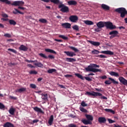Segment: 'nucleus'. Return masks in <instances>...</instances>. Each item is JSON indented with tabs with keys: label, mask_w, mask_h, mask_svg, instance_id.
Returning a JSON list of instances; mask_svg holds the SVG:
<instances>
[{
	"label": "nucleus",
	"mask_w": 127,
	"mask_h": 127,
	"mask_svg": "<svg viewBox=\"0 0 127 127\" xmlns=\"http://www.w3.org/2000/svg\"><path fill=\"white\" fill-rule=\"evenodd\" d=\"M34 65L37 66V67H39V68H42V67H43V64L40 62L35 63L34 64Z\"/></svg>",
	"instance_id": "nucleus-33"
},
{
	"label": "nucleus",
	"mask_w": 127,
	"mask_h": 127,
	"mask_svg": "<svg viewBox=\"0 0 127 127\" xmlns=\"http://www.w3.org/2000/svg\"><path fill=\"white\" fill-rule=\"evenodd\" d=\"M101 7L104 10H110V6L108 5H106L105 4H101Z\"/></svg>",
	"instance_id": "nucleus-20"
},
{
	"label": "nucleus",
	"mask_w": 127,
	"mask_h": 127,
	"mask_svg": "<svg viewBox=\"0 0 127 127\" xmlns=\"http://www.w3.org/2000/svg\"><path fill=\"white\" fill-rule=\"evenodd\" d=\"M4 36L5 37H8V38H10V37H11V35H10V34L6 33L4 35Z\"/></svg>",
	"instance_id": "nucleus-51"
},
{
	"label": "nucleus",
	"mask_w": 127,
	"mask_h": 127,
	"mask_svg": "<svg viewBox=\"0 0 127 127\" xmlns=\"http://www.w3.org/2000/svg\"><path fill=\"white\" fill-rule=\"evenodd\" d=\"M69 20L71 22H77L78 21V16L76 15H71L69 18Z\"/></svg>",
	"instance_id": "nucleus-9"
},
{
	"label": "nucleus",
	"mask_w": 127,
	"mask_h": 127,
	"mask_svg": "<svg viewBox=\"0 0 127 127\" xmlns=\"http://www.w3.org/2000/svg\"><path fill=\"white\" fill-rule=\"evenodd\" d=\"M59 37H60V38H62V39H64V40H68V37L63 35H60Z\"/></svg>",
	"instance_id": "nucleus-40"
},
{
	"label": "nucleus",
	"mask_w": 127,
	"mask_h": 127,
	"mask_svg": "<svg viewBox=\"0 0 127 127\" xmlns=\"http://www.w3.org/2000/svg\"><path fill=\"white\" fill-rule=\"evenodd\" d=\"M98 122L99 124H106L107 122V119L105 117H99Z\"/></svg>",
	"instance_id": "nucleus-13"
},
{
	"label": "nucleus",
	"mask_w": 127,
	"mask_h": 127,
	"mask_svg": "<svg viewBox=\"0 0 127 127\" xmlns=\"http://www.w3.org/2000/svg\"><path fill=\"white\" fill-rule=\"evenodd\" d=\"M18 8H19V9H22V10H24V9H25V8H24V7L19 6Z\"/></svg>",
	"instance_id": "nucleus-62"
},
{
	"label": "nucleus",
	"mask_w": 127,
	"mask_h": 127,
	"mask_svg": "<svg viewBox=\"0 0 127 127\" xmlns=\"http://www.w3.org/2000/svg\"><path fill=\"white\" fill-rule=\"evenodd\" d=\"M88 42L90 43L93 46H95L96 47H98V46H100L101 45V43L99 42H95L93 41H88Z\"/></svg>",
	"instance_id": "nucleus-12"
},
{
	"label": "nucleus",
	"mask_w": 127,
	"mask_h": 127,
	"mask_svg": "<svg viewBox=\"0 0 127 127\" xmlns=\"http://www.w3.org/2000/svg\"><path fill=\"white\" fill-rule=\"evenodd\" d=\"M2 16L3 17H5L6 18H7V17H8V15L6 14H5V13H3L2 14H1Z\"/></svg>",
	"instance_id": "nucleus-56"
},
{
	"label": "nucleus",
	"mask_w": 127,
	"mask_h": 127,
	"mask_svg": "<svg viewBox=\"0 0 127 127\" xmlns=\"http://www.w3.org/2000/svg\"><path fill=\"white\" fill-rule=\"evenodd\" d=\"M4 108H5V106H4L2 103H0V109L2 110V109H4Z\"/></svg>",
	"instance_id": "nucleus-54"
},
{
	"label": "nucleus",
	"mask_w": 127,
	"mask_h": 127,
	"mask_svg": "<svg viewBox=\"0 0 127 127\" xmlns=\"http://www.w3.org/2000/svg\"><path fill=\"white\" fill-rule=\"evenodd\" d=\"M119 80L122 84L125 85V86H127V80L124 77L121 76L119 78Z\"/></svg>",
	"instance_id": "nucleus-10"
},
{
	"label": "nucleus",
	"mask_w": 127,
	"mask_h": 127,
	"mask_svg": "<svg viewBox=\"0 0 127 127\" xmlns=\"http://www.w3.org/2000/svg\"><path fill=\"white\" fill-rule=\"evenodd\" d=\"M91 66L92 67V68H100V65H97V64H91Z\"/></svg>",
	"instance_id": "nucleus-47"
},
{
	"label": "nucleus",
	"mask_w": 127,
	"mask_h": 127,
	"mask_svg": "<svg viewBox=\"0 0 127 127\" xmlns=\"http://www.w3.org/2000/svg\"><path fill=\"white\" fill-rule=\"evenodd\" d=\"M51 2H53V3H55L56 4H58L59 3L60 1L59 0H50Z\"/></svg>",
	"instance_id": "nucleus-43"
},
{
	"label": "nucleus",
	"mask_w": 127,
	"mask_h": 127,
	"mask_svg": "<svg viewBox=\"0 0 127 127\" xmlns=\"http://www.w3.org/2000/svg\"><path fill=\"white\" fill-rule=\"evenodd\" d=\"M42 99L44 101L47 102L48 101V94L47 93L42 94Z\"/></svg>",
	"instance_id": "nucleus-17"
},
{
	"label": "nucleus",
	"mask_w": 127,
	"mask_h": 127,
	"mask_svg": "<svg viewBox=\"0 0 127 127\" xmlns=\"http://www.w3.org/2000/svg\"><path fill=\"white\" fill-rule=\"evenodd\" d=\"M110 75H111V76H114V77H117V78L118 77H120V74H119V73L118 72H116L115 71H111L109 73Z\"/></svg>",
	"instance_id": "nucleus-21"
},
{
	"label": "nucleus",
	"mask_w": 127,
	"mask_h": 127,
	"mask_svg": "<svg viewBox=\"0 0 127 127\" xmlns=\"http://www.w3.org/2000/svg\"><path fill=\"white\" fill-rule=\"evenodd\" d=\"M3 127H14V126L13 124L9 123V122H6L4 125Z\"/></svg>",
	"instance_id": "nucleus-25"
},
{
	"label": "nucleus",
	"mask_w": 127,
	"mask_h": 127,
	"mask_svg": "<svg viewBox=\"0 0 127 127\" xmlns=\"http://www.w3.org/2000/svg\"><path fill=\"white\" fill-rule=\"evenodd\" d=\"M1 2H4L6 4H11V5H14V6H22L24 4V2L23 1H14L11 3V2L8 0H0Z\"/></svg>",
	"instance_id": "nucleus-2"
},
{
	"label": "nucleus",
	"mask_w": 127,
	"mask_h": 127,
	"mask_svg": "<svg viewBox=\"0 0 127 127\" xmlns=\"http://www.w3.org/2000/svg\"><path fill=\"white\" fill-rule=\"evenodd\" d=\"M85 95H87L88 96H93V97H101V96H102V93L100 92H96L95 91H92V93L89 91H87L85 93Z\"/></svg>",
	"instance_id": "nucleus-6"
},
{
	"label": "nucleus",
	"mask_w": 127,
	"mask_h": 127,
	"mask_svg": "<svg viewBox=\"0 0 127 127\" xmlns=\"http://www.w3.org/2000/svg\"><path fill=\"white\" fill-rule=\"evenodd\" d=\"M19 50H21V51H27L28 50V48L26 47V46L21 45L19 47Z\"/></svg>",
	"instance_id": "nucleus-16"
},
{
	"label": "nucleus",
	"mask_w": 127,
	"mask_h": 127,
	"mask_svg": "<svg viewBox=\"0 0 127 127\" xmlns=\"http://www.w3.org/2000/svg\"><path fill=\"white\" fill-rule=\"evenodd\" d=\"M96 57H98V58H107V56L104 55H98L96 56Z\"/></svg>",
	"instance_id": "nucleus-46"
},
{
	"label": "nucleus",
	"mask_w": 127,
	"mask_h": 127,
	"mask_svg": "<svg viewBox=\"0 0 127 127\" xmlns=\"http://www.w3.org/2000/svg\"><path fill=\"white\" fill-rule=\"evenodd\" d=\"M74 30H79V26L77 25H75L72 27Z\"/></svg>",
	"instance_id": "nucleus-48"
},
{
	"label": "nucleus",
	"mask_w": 127,
	"mask_h": 127,
	"mask_svg": "<svg viewBox=\"0 0 127 127\" xmlns=\"http://www.w3.org/2000/svg\"><path fill=\"white\" fill-rule=\"evenodd\" d=\"M81 122L83 123V124H84V125H92V122L88 120L82 119Z\"/></svg>",
	"instance_id": "nucleus-22"
},
{
	"label": "nucleus",
	"mask_w": 127,
	"mask_h": 127,
	"mask_svg": "<svg viewBox=\"0 0 127 127\" xmlns=\"http://www.w3.org/2000/svg\"><path fill=\"white\" fill-rule=\"evenodd\" d=\"M97 26V28L95 29V31L96 32H100L101 31V28H103V27H106L109 29H116L117 27L114 25H113V23L111 22H103L100 21L96 24Z\"/></svg>",
	"instance_id": "nucleus-1"
},
{
	"label": "nucleus",
	"mask_w": 127,
	"mask_h": 127,
	"mask_svg": "<svg viewBox=\"0 0 127 127\" xmlns=\"http://www.w3.org/2000/svg\"><path fill=\"white\" fill-rule=\"evenodd\" d=\"M61 26L64 28L70 29L71 28V24L69 23H63L62 24Z\"/></svg>",
	"instance_id": "nucleus-11"
},
{
	"label": "nucleus",
	"mask_w": 127,
	"mask_h": 127,
	"mask_svg": "<svg viewBox=\"0 0 127 127\" xmlns=\"http://www.w3.org/2000/svg\"><path fill=\"white\" fill-rule=\"evenodd\" d=\"M9 23L10 25H16V22H15V21H14V20H9Z\"/></svg>",
	"instance_id": "nucleus-37"
},
{
	"label": "nucleus",
	"mask_w": 127,
	"mask_h": 127,
	"mask_svg": "<svg viewBox=\"0 0 127 127\" xmlns=\"http://www.w3.org/2000/svg\"><path fill=\"white\" fill-rule=\"evenodd\" d=\"M64 53H65V54H66L67 56H69V57H73V56H76V54H75L73 52L65 51Z\"/></svg>",
	"instance_id": "nucleus-14"
},
{
	"label": "nucleus",
	"mask_w": 127,
	"mask_h": 127,
	"mask_svg": "<svg viewBox=\"0 0 127 127\" xmlns=\"http://www.w3.org/2000/svg\"><path fill=\"white\" fill-rule=\"evenodd\" d=\"M108 121L109 122V124H114V123H116V121L110 119H108Z\"/></svg>",
	"instance_id": "nucleus-52"
},
{
	"label": "nucleus",
	"mask_w": 127,
	"mask_h": 127,
	"mask_svg": "<svg viewBox=\"0 0 127 127\" xmlns=\"http://www.w3.org/2000/svg\"><path fill=\"white\" fill-rule=\"evenodd\" d=\"M29 74L31 75H36V74H37V71H36V70H31L29 72Z\"/></svg>",
	"instance_id": "nucleus-44"
},
{
	"label": "nucleus",
	"mask_w": 127,
	"mask_h": 127,
	"mask_svg": "<svg viewBox=\"0 0 127 127\" xmlns=\"http://www.w3.org/2000/svg\"><path fill=\"white\" fill-rule=\"evenodd\" d=\"M8 112L10 115H11V116H13L14 115V113L15 112V109L11 107L9 109Z\"/></svg>",
	"instance_id": "nucleus-24"
},
{
	"label": "nucleus",
	"mask_w": 127,
	"mask_h": 127,
	"mask_svg": "<svg viewBox=\"0 0 127 127\" xmlns=\"http://www.w3.org/2000/svg\"><path fill=\"white\" fill-rule=\"evenodd\" d=\"M66 61L67 62H75V61H76V59L71 58H66Z\"/></svg>",
	"instance_id": "nucleus-34"
},
{
	"label": "nucleus",
	"mask_w": 127,
	"mask_h": 127,
	"mask_svg": "<svg viewBox=\"0 0 127 127\" xmlns=\"http://www.w3.org/2000/svg\"><path fill=\"white\" fill-rule=\"evenodd\" d=\"M59 87H60L62 89H66V87L62 84H58Z\"/></svg>",
	"instance_id": "nucleus-57"
},
{
	"label": "nucleus",
	"mask_w": 127,
	"mask_h": 127,
	"mask_svg": "<svg viewBox=\"0 0 127 127\" xmlns=\"http://www.w3.org/2000/svg\"><path fill=\"white\" fill-rule=\"evenodd\" d=\"M85 70L86 72H92V70L93 69V67L92 66V64L88 65V67H85Z\"/></svg>",
	"instance_id": "nucleus-27"
},
{
	"label": "nucleus",
	"mask_w": 127,
	"mask_h": 127,
	"mask_svg": "<svg viewBox=\"0 0 127 127\" xmlns=\"http://www.w3.org/2000/svg\"><path fill=\"white\" fill-rule=\"evenodd\" d=\"M46 52H49V53H53V54H57V53L53 50H51L50 49H46L45 50Z\"/></svg>",
	"instance_id": "nucleus-26"
},
{
	"label": "nucleus",
	"mask_w": 127,
	"mask_h": 127,
	"mask_svg": "<svg viewBox=\"0 0 127 127\" xmlns=\"http://www.w3.org/2000/svg\"><path fill=\"white\" fill-rule=\"evenodd\" d=\"M67 3L69 5H76L77 4V1L71 0L67 1Z\"/></svg>",
	"instance_id": "nucleus-23"
},
{
	"label": "nucleus",
	"mask_w": 127,
	"mask_h": 127,
	"mask_svg": "<svg viewBox=\"0 0 127 127\" xmlns=\"http://www.w3.org/2000/svg\"><path fill=\"white\" fill-rule=\"evenodd\" d=\"M69 48H70V49H71L72 50L74 51V52H75V53H77V52H79V50H78L77 48H76L74 47L69 46Z\"/></svg>",
	"instance_id": "nucleus-38"
},
{
	"label": "nucleus",
	"mask_w": 127,
	"mask_h": 127,
	"mask_svg": "<svg viewBox=\"0 0 127 127\" xmlns=\"http://www.w3.org/2000/svg\"><path fill=\"white\" fill-rule=\"evenodd\" d=\"M115 11L116 12H118V13H120V16L122 18H124L126 17V15H127V9L125 7H120L115 9Z\"/></svg>",
	"instance_id": "nucleus-3"
},
{
	"label": "nucleus",
	"mask_w": 127,
	"mask_h": 127,
	"mask_svg": "<svg viewBox=\"0 0 127 127\" xmlns=\"http://www.w3.org/2000/svg\"><path fill=\"white\" fill-rule=\"evenodd\" d=\"M9 98L11 100H16V99H17V98H16L15 97H13V96H10Z\"/></svg>",
	"instance_id": "nucleus-59"
},
{
	"label": "nucleus",
	"mask_w": 127,
	"mask_h": 127,
	"mask_svg": "<svg viewBox=\"0 0 127 127\" xmlns=\"http://www.w3.org/2000/svg\"><path fill=\"white\" fill-rule=\"evenodd\" d=\"M79 110L81 112H82V113H88V111L83 107H80Z\"/></svg>",
	"instance_id": "nucleus-42"
},
{
	"label": "nucleus",
	"mask_w": 127,
	"mask_h": 127,
	"mask_svg": "<svg viewBox=\"0 0 127 127\" xmlns=\"http://www.w3.org/2000/svg\"><path fill=\"white\" fill-rule=\"evenodd\" d=\"M84 23L87 25H93V24H94V22H93V21L89 20L84 21Z\"/></svg>",
	"instance_id": "nucleus-36"
},
{
	"label": "nucleus",
	"mask_w": 127,
	"mask_h": 127,
	"mask_svg": "<svg viewBox=\"0 0 127 127\" xmlns=\"http://www.w3.org/2000/svg\"><path fill=\"white\" fill-rule=\"evenodd\" d=\"M39 56L42 58H44L45 59H48V58L50 59H54V58H55V57L53 55H49L48 57H47L45 54L43 53L39 54Z\"/></svg>",
	"instance_id": "nucleus-8"
},
{
	"label": "nucleus",
	"mask_w": 127,
	"mask_h": 127,
	"mask_svg": "<svg viewBox=\"0 0 127 127\" xmlns=\"http://www.w3.org/2000/svg\"><path fill=\"white\" fill-rule=\"evenodd\" d=\"M30 88H32V89H36V85L32 83L30 85Z\"/></svg>",
	"instance_id": "nucleus-50"
},
{
	"label": "nucleus",
	"mask_w": 127,
	"mask_h": 127,
	"mask_svg": "<svg viewBox=\"0 0 127 127\" xmlns=\"http://www.w3.org/2000/svg\"><path fill=\"white\" fill-rule=\"evenodd\" d=\"M27 66H28V67H29V68H34V66L33 65H32L30 64H28Z\"/></svg>",
	"instance_id": "nucleus-64"
},
{
	"label": "nucleus",
	"mask_w": 127,
	"mask_h": 127,
	"mask_svg": "<svg viewBox=\"0 0 127 127\" xmlns=\"http://www.w3.org/2000/svg\"><path fill=\"white\" fill-rule=\"evenodd\" d=\"M104 111H105V112H107V113H111V114H113V115H115V114H116V112L112 109H104Z\"/></svg>",
	"instance_id": "nucleus-30"
},
{
	"label": "nucleus",
	"mask_w": 127,
	"mask_h": 127,
	"mask_svg": "<svg viewBox=\"0 0 127 127\" xmlns=\"http://www.w3.org/2000/svg\"><path fill=\"white\" fill-rule=\"evenodd\" d=\"M1 19L3 21H7V20H8V18H2Z\"/></svg>",
	"instance_id": "nucleus-61"
},
{
	"label": "nucleus",
	"mask_w": 127,
	"mask_h": 127,
	"mask_svg": "<svg viewBox=\"0 0 127 127\" xmlns=\"http://www.w3.org/2000/svg\"><path fill=\"white\" fill-rule=\"evenodd\" d=\"M118 34H119V32L117 30H114L109 33V35H113L115 37L118 36Z\"/></svg>",
	"instance_id": "nucleus-18"
},
{
	"label": "nucleus",
	"mask_w": 127,
	"mask_h": 127,
	"mask_svg": "<svg viewBox=\"0 0 127 127\" xmlns=\"http://www.w3.org/2000/svg\"><path fill=\"white\" fill-rule=\"evenodd\" d=\"M84 79H85V80H86V81H88V82L92 81V79H91L89 77H84Z\"/></svg>",
	"instance_id": "nucleus-55"
},
{
	"label": "nucleus",
	"mask_w": 127,
	"mask_h": 127,
	"mask_svg": "<svg viewBox=\"0 0 127 127\" xmlns=\"http://www.w3.org/2000/svg\"><path fill=\"white\" fill-rule=\"evenodd\" d=\"M25 91H26V88L23 87L19 89H17L16 90V92H17L18 93H22V92H25Z\"/></svg>",
	"instance_id": "nucleus-31"
},
{
	"label": "nucleus",
	"mask_w": 127,
	"mask_h": 127,
	"mask_svg": "<svg viewBox=\"0 0 127 127\" xmlns=\"http://www.w3.org/2000/svg\"><path fill=\"white\" fill-rule=\"evenodd\" d=\"M8 51H10L11 52H12L13 53H15V54L17 53V52H16V50L13 49H8Z\"/></svg>",
	"instance_id": "nucleus-45"
},
{
	"label": "nucleus",
	"mask_w": 127,
	"mask_h": 127,
	"mask_svg": "<svg viewBox=\"0 0 127 127\" xmlns=\"http://www.w3.org/2000/svg\"><path fill=\"white\" fill-rule=\"evenodd\" d=\"M91 53L92 54L94 55H97L99 54V53H102L103 54H107V55H114V52L111 51H103L100 52L97 50L94 49L92 51Z\"/></svg>",
	"instance_id": "nucleus-4"
},
{
	"label": "nucleus",
	"mask_w": 127,
	"mask_h": 127,
	"mask_svg": "<svg viewBox=\"0 0 127 127\" xmlns=\"http://www.w3.org/2000/svg\"><path fill=\"white\" fill-rule=\"evenodd\" d=\"M39 21L42 23H47V20L44 18L40 19Z\"/></svg>",
	"instance_id": "nucleus-41"
},
{
	"label": "nucleus",
	"mask_w": 127,
	"mask_h": 127,
	"mask_svg": "<svg viewBox=\"0 0 127 127\" xmlns=\"http://www.w3.org/2000/svg\"><path fill=\"white\" fill-rule=\"evenodd\" d=\"M14 10L15 11H13V13H14V14H17V13H19L20 14H24V13L18 10L16 8H14Z\"/></svg>",
	"instance_id": "nucleus-28"
},
{
	"label": "nucleus",
	"mask_w": 127,
	"mask_h": 127,
	"mask_svg": "<svg viewBox=\"0 0 127 127\" xmlns=\"http://www.w3.org/2000/svg\"><path fill=\"white\" fill-rule=\"evenodd\" d=\"M33 110L34 111H35V112H36L37 113H40V114H44V112L42 111V109L39 108L38 107H34Z\"/></svg>",
	"instance_id": "nucleus-15"
},
{
	"label": "nucleus",
	"mask_w": 127,
	"mask_h": 127,
	"mask_svg": "<svg viewBox=\"0 0 127 127\" xmlns=\"http://www.w3.org/2000/svg\"><path fill=\"white\" fill-rule=\"evenodd\" d=\"M91 72H93V73H97V72H102V69L92 67Z\"/></svg>",
	"instance_id": "nucleus-32"
},
{
	"label": "nucleus",
	"mask_w": 127,
	"mask_h": 127,
	"mask_svg": "<svg viewBox=\"0 0 127 127\" xmlns=\"http://www.w3.org/2000/svg\"><path fill=\"white\" fill-rule=\"evenodd\" d=\"M59 8H61V11H62V12H68L69 11V7L67 6H65L64 4H60Z\"/></svg>",
	"instance_id": "nucleus-7"
},
{
	"label": "nucleus",
	"mask_w": 127,
	"mask_h": 127,
	"mask_svg": "<svg viewBox=\"0 0 127 127\" xmlns=\"http://www.w3.org/2000/svg\"><path fill=\"white\" fill-rule=\"evenodd\" d=\"M56 70L55 69V68H51L49 70H48V73H49V74H52V73H54V72H56Z\"/></svg>",
	"instance_id": "nucleus-39"
},
{
	"label": "nucleus",
	"mask_w": 127,
	"mask_h": 127,
	"mask_svg": "<svg viewBox=\"0 0 127 127\" xmlns=\"http://www.w3.org/2000/svg\"><path fill=\"white\" fill-rule=\"evenodd\" d=\"M95 91H97V92H103L102 88H95Z\"/></svg>",
	"instance_id": "nucleus-58"
},
{
	"label": "nucleus",
	"mask_w": 127,
	"mask_h": 127,
	"mask_svg": "<svg viewBox=\"0 0 127 127\" xmlns=\"http://www.w3.org/2000/svg\"><path fill=\"white\" fill-rule=\"evenodd\" d=\"M108 79L110 80H106L105 81V84H106V85H111L112 82L113 84H114V85H119V82L117 81H116L115 79L112 78V77H109Z\"/></svg>",
	"instance_id": "nucleus-5"
},
{
	"label": "nucleus",
	"mask_w": 127,
	"mask_h": 127,
	"mask_svg": "<svg viewBox=\"0 0 127 127\" xmlns=\"http://www.w3.org/2000/svg\"><path fill=\"white\" fill-rule=\"evenodd\" d=\"M81 106H82V107H87V106H88V104H86L85 101H82V102L81 103Z\"/></svg>",
	"instance_id": "nucleus-49"
},
{
	"label": "nucleus",
	"mask_w": 127,
	"mask_h": 127,
	"mask_svg": "<svg viewBox=\"0 0 127 127\" xmlns=\"http://www.w3.org/2000/svg\"><path fill=\"white\" fill-rule=\"evenodd\" d=\"M39 122V120H34L33 121V124H35L36 123H38Z\"/></svg>",
	"instance_id": "nucleus-60"
},
{
	"label": "nucleus",
	"mask_w": 127,
	"mask_h": 127,
	"mask_svg": "<svg viewBox=\"0 0 127 127\" xmlns=\"http://www.w3.org/2000/svg\"><path fill=\"white\" fill-rule=\"evenodd\" d=\"M68 127H77V125L74 124H70L68 125Z\"/></svg>",
	"instance_id": "nucleus-53"
},
{
	"label": "nucleus",
	"mask_w": 127,
	"mask_h": 127,
	"mask_svg": "<svg viewBox=\"0 0 127 127\" xmlns=\"http://www.w3.org/2000/svg\"><path fill=\"white\" fill-rule=\"evenodd\" d=\"M85 117L88 121H93V116L90 115L85 114Z\"/></svg>",
	"instance_id": "nucleus-29"
},
{
	"label": "nucleus",
	"mask_w": 127,
	"mask_h": 127,
	"mask_svg": "<svg viewBox=\"0 0 127 127\" xmlns=\"http://www.w3.org/2000/svg\"><path fill=\"white\" fill-rule=\"evenodd\" d=\"M54 121V116H53V115H51L48 121L49 125H50V126H52V124H53Z\"/></svg>",
	"instance_id": "nucleus-19"
},
{
	"label": "nucleus",
	"mask_w": 127,
	"mask_h": 127,
	"mask_svg": "<svg viewBox=\"0 0 127 127\" xmlns=\"http://www.w3.org/2000/svg\"><path fill=\"white\" fill-rule=\"evenodd\" d=\"M100 78L101 79H102L104 80V79H107V76L106 75H103L101 76Z\"/></svg>",
	"instance_id": "nucleus-63"
},
{
	"label": "nucleus",
	"mask_w": 127,
	"mask_h": 127,
	"mask_svg": "<svg viewBox=\"0 0 127 127\" xmlns=\"http://www.w3.org/2000/svg\"><path fill=\"white\" fill-rule=\"evenodd\" d=\"M75 76L78 77V78L81 79V80H85V77L83 76L82 75L80 74L79 73H75Z\"/></svg>",
	"instance_id": "nucleus-35"
}]
</instances>
